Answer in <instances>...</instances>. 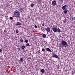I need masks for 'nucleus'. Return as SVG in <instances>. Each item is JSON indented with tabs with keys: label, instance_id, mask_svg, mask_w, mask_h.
Listing matches in <instances>:
<instances>
[{
	"label": "nucleus",
	"instance_id": "obj_16",
	"mask_svg": "<svg viewBox=\"0 0 75 75\" xmlns=\"http://www.w3.org/2000/svg\"><path fill=\"white\" fill-rule=\"evenodd\" d=\"M16 34H18V33H19V31H18V30L17 29L16 30Z\"/></svg>",
	"mask_w": 75,
	"mask_h": 75
},
{
	"label": "nucleus",
	"instance_id": "obj_8",
	"mask_svg": "<svg viewBox=\"0 0 75 75\" xmlns=\"http://www.w3.org/2000/svg\"><path fill=\"white\" fill-rule=\"evenodd\" d=\"M47 51H48L49 52H52V51L50 50V49L49 48H46Z\"/></svg>",
	"mask_w": 75,
	"mask_h": 75
},
{
	"label": "nucleus",
	"instance_id": "obj_17",
	"mask_svg": "<svg viewBox=\"0 0 75 75\" xmlns=\"http://www.w3.org/2000/svg\"><path fill=\"white\" fill-rule=\"evenodd\" d=\"M20 60L21 62H23V58H20Z\"/></svg>",
	"mask_w": 75,
	"mask_h": 75
},
{
	"label": "nucleus",
	"instance_id": "obj_10",
	"mask_svg": "<svg viewBox=\"0 0 75 75\" xmlns=\"http://www.w3.org/2000/svg\"><path fill=\"white\" fill-rule=\"evenodd\" d=\"M68 10H64L63 11V13L64 14H67L68 13Z\"/></svg>",
	"mask_w": 75,
	"mask_h": 75
},
{
	"label": "nucleus",
	"instance_id": "obj_25",
	"mask_svg": "<svg viewBox=\"0 0 75 75\" xmlns=\"http://www.w3.org/2000/svg\"><path fill=\"white\" fill-rule=\"evenodd\" d=\"M25 48V46H23L22 47V49H24Z\"/></svg>",
	"mask_w": 75,
	"mask_h": 75
},
{
	"label": "nucleus",
	"instance_id": "obj_32",
	"mask_svg": "<svg viewBox=\"0 0 75 75\" xmlns=\"http://www.w3.org/2000/svg\"><path fill=\"white\" fill-rule=\"evenodd\" d=\"M59 38H60V37H61V35H59Z\"/></svg>",
	"mask_w": 75,
	"mask_h": 75
},
{
	"label": "nucleus",
	"instance_id": "obj_14",
	"mask_svg": "<svg viewBox=\"0 0 75 75\" xmlns=\"http://www.w3.org/2000/svg\"><path fill=\"white\" fill-rule=\"evenodd\" d=\"M41 72L42 73H44L45 72V70L44 69H42L41 70Z\"/></svg>",
	"mask_w": 75,
	"mask_h": 75
},
{
	"label": "nucleus",
	"instance_id": "obj_39",
	"mask_svg": "<svg viewBox=\"0 0 75 75\" xmlns=\"http://www.w3.org/2000/svg\"><path fill=\"white\" fill-rule=\"evenodd\" d=\"M50 38H51V37H50Z\"/></svg>",
	"mask_w": 75,
	"mask_h": 75
},
{
	"label": "nucleus",
	"instance_id": "obj_15",
	"mask_svg": "<svg viewBox=\"0 0 75 75\" xmlns=\"http://www.w3.org/2000/svg\"><path fill=\"white\" fill-rule=\"evenodd\" d=\"M59 3H63V0H59Z\"/></svg>",
	"mask_w": 75,
	"mask_h": 75
},
{
	"label": "nucleus",
	"instance_id": "obj_40",
	"mask_svg": "<svg viewBox=\"0 0 75 75\" xmlns=\"http://www.w3.org/2000/svg\"><path fill=\"white\" fill-rule=\"evenodd\" d=\"M42 28H44V27H43Z\"/></svg>",
	"mask_w": 75,
	"mask_h": 75
},
{
	"label": "nucleus",
	"instance_id": "obj_3",
	"mask_svg": "<svg viewBox=\"0 0 75 75\" xmlns=\"http://www.w3.org/2000/svg\"><path fill=\"white\" fill-rule=\"evenodd\" d=\"M62 8L63 10H67L68 8V6L67 5H64L62 6Z\"/></svg>",
	"mask_w": 75,
	"mask_h": 75
},
{
	"label": "nucleus",
	"instance_id": "obj_27",
	"mask_svg": "<svg viewBox=\"0 0 75 75\" xmlns=\"http://www.w3.org/2000/svg\"><path fill=\"white\" fill-rule=\"evenodd\" d=\"M42 51H43V52H44V51H45V49L44 48H42Z\"/></svg>",
	"mask_w": 75,
	"mask_h": 75
},
{
	"label": "nucleus",
	"instance_id": "obj_28",
	"mask_svg": "<svg viewBox=\"0 0 75 75\" xmlns=\"http://www.w3.org/2000/svg\"><path fill=\"white\" fill-rule=\"evenodd\" d=\"M45 25L44 24V23H43L42 24V26L44 27V26Z\"/></svg>",
	"mask_w": 75,
	"mask_h": 75
},
{
	"label": "nucleus",
	"instance_id": "obj_24",
	"mask_svg": "<svg viewBox=\"0 0 75 75\" xmlns=\"http://www.w3.org/2000/svg\"><path fill=\"white\" fill-rule=\"evenodd\" d=\"M9 18L10 20H13V18L11 17H10Z\"/></svg>",
	"mask_w": 75,
	"mask_h": 75
},
{
	"label": "nucleus",
	"instance_id": "obj_4",
	"mask_svg": "<svg viewBox=\"0 0 75 75\" xmlns=\"http://www.w3.org/2000/svg\"><path fill=\"white\" fill-rule=\"evenodd\" d=\"M52 4L53 6H55L57 5V1L55 0H54L52 1Z\"/></svg>",
	"mask_w": 75,
	"mask_h": 75
},
{
	"label": "nucleus",
	"instance_id": "obj_37",
	"mask_svg": "<svg viewBox=\"0 0 75 75\" xmlns=\"http://www.w3.org/2000/svg\"><path fill=\"white\" fill-rule=\"evenodd\" d=\"M50 36H51V34L50 35H49Z\"/></svg>",
	"mask_w": 75,
	"mask_h": 75
},
{
	"label": "nucleus",
	"instance_id": "obj_9",
	"mask_svg": "<svg viewBox=\"0 0 75 75\" xmlns=\"http://www.w3.org/2000/svg\"><path fill=\"white\" fill-rule=\"evenodd\" d=\"M16 25H21V23L20 22H17L16 23Z\"/></svg>",
	"mask_w": 75,
	"mask_h": 75
},
{
	"label": "nucleus",
	"instance_id": "obj_31",
	"mask_svg": "<svg viewBox=\"0 0 75 75\" xmlns=\"http://www.w3.org/2000/svg\"><path fill=\"white\" fill-rule=\"evenodd\" d=\"M2 51V50L1 49H0V52H1Z\"/></svg>",
	"mask_w": 75,
	"mask_h": 75
},
{
	"label": "nucleus",
	"instance_id": "obj_2",
	"mask_svg": "<svg viewBox=\"0 0 75 75\" xmlns=\"http://www.w3.org/2000/svg\"><path fill=\"white\" fill-rule=\"evenodd\" d=\"M62 44L63 45L62 47L63 48H64V47H65L67 45V43L65 41L62 40Z\"/></svg>",
	"mask_w": 75,
	"mask_h": 75
},
{
	"label": "nucleus",
	"instance_id": "obj_7",
	"mask_svg": "<svg viewBox=\"0 0 75 75\" xmlns=\"http://www.w3.org/2000/svg\"><path fill=\"white\" fill-rule=\"evenodd\" d=\"M52 57L54 58H58V56L57 55L55 54H53L52 55Z\"/></svg>",
	"mask_w": 75,
	"mask_h": 75
},
{
	"label": "nucleus",
	"instance_id": "obj_35",
	"mask_svg": "<svg viewBox=\"0 0 75 75\" xmlns=\"http://www.w3.org/2000/svg\"><path fill=\"white\" fill-rule=\"evenodd\" d=\"M28 59H31V57L28 58Z\"/></svg>",
	"mask_w": 75,
	"mask_h": 75
},
{
	"label": "nucleus",
	"instance_id": "obj_11",
	"mask_svg": "<svg viewBox=\"0 0 75 75\" xmlns=\"http://www.w3.org/2000/svg\"><path fill=\"white\" fill-rule=\"evenodd\" d=\"M23 10H24V8H21L19 9V10L20 11H21V12H23Z\"/></svg>",
	"mask_w": 75,
	"mask_h": 75
},
{
	"label": "nucleus",
	"instance_id": "obj_38",
	"mask_svg": "<svg viewBox=\"0 0 75 75\" xmlns=\"http://www.w3.org/2000/svg\"><path fill=\"white\" fill-rule=\"evenodd\" d=\"M4 32H5V30H4Z\"/></svg>",
	"mask_w": 75,
	"mask_h": 75
},
{
	"label": "nucleus",
	"instance_id": "obj_26",
	"mask_svg": "<svg viewBox=\"0 0 75 75\" xmlns=\"http://www.w3.org/2000/svg\"><path fill=\"white\" fill-rule=\"evenodd\" d=\"M63 45H62H62H59V47H62Z\"/></svg>",
	"mask_w": 75,
	"mask_h": 75
},
{
	"label": "nucleus",
	"instance_id": "obj_13",
	"mask_svg": "<svg viewBox=\"0 0 75 75\" xmlns=\"http://www.w3.org/2000/svg\"><path fill=\"white\" fill-rule=\"evenodd\" d=\"M57 32H58V33H61V30L59 29V28H58L57 29Z\"/></svg>",
	"mask_w": 75,
	"mask_h": 75
},
{
	"label": "nucleus",
	"instance_id": "obj_22",
	"mask_svg": "<svg viewBox=\"0 0 75 75\" xmlns=\"http://www.w3.org/2000/svg\"><path fill=\"white\" fill-rule=\"evenodd\" d=\"M26 46H30V44H29V43H28L27 44H26Z\"/></svg>",
	"mask_w": 75,
	"mask_h": 75
},
{
	"label": "nucleus",
	"instance_id": "obj_6",
	"mask_svg": "<svg viewBox=\"0 0 75 75\" xmlns=\"http://www.w3.org/2000/svg\"><path fill=\"white\" fill-rule=\"evenodd\" d=\"M46 31H47L48 33V32H50V31H51V30L50 29V28L49 27H47L46 29Z\"/></svg>",
	"mask_w": 75,
	"mask_h": 75
},
{
	"label": "nucleus",
	"instance_id": "obj_1",
	"mask_svg": "<svg viewBox=\"0 0 75 75\" xmlns=\"http://www.w3.org/2000/svg\"><path fill=\"white\" fill-rule=\"evenodd\" d=\"M13 15L15 17H19L20 16V12L17 11V10H16L14 11Z\"/></svg>",
	"mask_w": 75,
	"mask_h": 75
},
{
	"label": "nucleus",
	"instance_id": "obj_29",
	"mask_svg": "<svg viewBox=\"0 0 75 75\" xmlns=\"http://www.w3.org/2000/svg\"><path fill=\"white\" fill-rule=\"evenodd\" d=\"M35 28H37V26L36 25H35L34 26Z\"/></svg>",
	"mask_w": 75,
	"mask_h": 75
},
{
	"label": "nucleus",
	"instance_id": "obj_18",
	"mask_svg": "<svg viewBox=\"0 0 75 75\" xmlns=\"http://www.w3.org/2000/svg\"><path fill=\"white\" fill-rule=\"evenodd\" d=\"M20 42H22V43H23V39L22 38H21L20 39Z\"/></svg>",
	"mask_w": 75,
	"mask_h": 75
},
{
	"label": "nucleus",
	"instance_id": "obj_33",
	"mask_svg": "<svg viewBox=\"0 0 75 75\" xmlns=\"http://www.w3.org/2000/svg\"><path fill=\"white\" fill-rule=\"evenodd\" d=\"M18 50H19L18 51H20V48L18 49Z\"/></svg>",
	"mask_w": 75,
	"mask_h": 75
},
{
	"label": "nucleus",
	"instance_id": "obj_36",
	"mask_svg": "<svg viewBox=\"0 0 75 75\" xmlns=\"http://www.w3.org/2000/svg\"><path fill=\"white\" fill-rule=\"evenodd\" d=\"M74 73H75V70H74Z\"/></svg>",
	"mask_w": 75,
	"mask_h": 75
},
{
	"label": "nucleus",
	"instance_id": "obj_19",
	"mask_svg": "<svg viewBox=\"0 0 75 75\" xmlns=\"http://www.w3.org/2000/svg\"><path fill=\"white\" fill-rule=\"evenodd\" d=\"M34 5L33 4H32L30 5V6L31 7H34Z\"/></svg>",
	"mask_w": 75,
	"mask_h": 75
},
{
	"label": "nucleus",
	"instance_id": "obj_23",
	"mask_svg": "<svg viewBox=\"0 0 75 75\" xmlns=\"http://www.w3.org/2000/svg\"><path fill=\"white\" fill-rule=\"evenodd\" d=\"M42 1L41 0H39L38 1V3H41Z\"/></svg>",
	"mask_w": 75,
	"mask_h": 75
},
{
	"label": "nucleus",
	"instance_id": "obj_5",
	"mask_svg": "<svg viewBox=\"0 0 75 75\" xmlns=\"http://www.w3.org/2000/svg\"><path fill=\"white\" fill-rule=\"evenodd\" d=\"M53 31L54 32V33H56L57 32V28H53Z\"/></svg>",
	"mask_w": 75,
	"mask_h": 75
},
{
	"label": "nucleus",
	"instance_id": "obj_21",
	"mask_svg": "<svg viewBox=\"0 0 75 75\" xmlns=\"http://www.w3.org/2000/svg\"><path fill=\"white\" fill-rule=\"evenodd\" d=\"M25 43H28V40H25Z\"/></svg>",
	"mask_w": 75,
	"mask_h": 75
},
{
	"label": "nucleus",
	"instance_id": "obj_30",
	"mask_svg": "<svg viewBox=\"0 0 75 75\" xmlns=\"http://www.w3.org/2000/svg\"><path fill=\"white\" fill-rule=\"evenodd\" d=\"M40 51H38V54H40Z\"/></svg>",
	"mask_w": 75,
	"mask_h": 75
},
{
	"label": "nucleus",
	"instance_id": "obj_12",
	"mask_svg": "<svg viewBox=\"0 0 75 75\" xmlns=\"http://www.w3.org/2000/svg\"><path fill=\"white\" fill-rule=\"evenodd\" d=\"M67 19L65 18L63 21V22L65 24V23H67Z\"/></svg>",
	"mask_w": 75,
	"mask_h": 75
},
{
	"label": "nucleus",
	"instance_id": "obj_34",
	"mask_svg": "<svg viewBox=\"0 0 75 75\" xmlns=\"http://www.w3.org/2000/svg\"><path fill=\"white\" fill-rule=\"evenodd\" d=\"M28 18H30V16H28Z\"/></svg>",
	"mask_w": 75,
	"mask_h": 75
},
{
	"label": "nucleus",
	"instance_id": "obj_20",
	"mask_svg": "<svg viewBox=\"0 0 75 75\" xmlns=\"http://www.w3.org/2000/svg\"><path fill=\"white\" fill-rule=\"evenodd\" d=\"M42 36L43 38H45V37H46V35L45 34L42 35Z\"/></svg>",
	"mask_w": 75,
	"mask_h": 75
}]
</instances>
